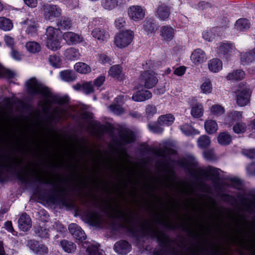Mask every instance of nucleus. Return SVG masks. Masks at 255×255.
Segmentation results:
<instances>
[{
    "label": "nucleus",
    "mask_w": 255,
    "mask_h": 255,
    "mask_svg": "<svg viewBox=\"0 0 255 255\" xmlns=\"http://www.w3.org/2000/svg\"><path fill=\"white\" fill-rule=\"evenodd\" d=\"M139 229L142 236L155 238L160 247L164 249L168 255H200L201 248L199 246L188 247L187 251L188 255L184 252L186 248V245L180 244L177 246H172L170 238L148 222L142 223Z\"/></svg>",
    "instance_id": "nucleus-1"
},
{
    "label": "nucleus",
    "mask_w": 255,
    "mask_h": 255,
    "mask_svg": "<svg viewBox=\"0 0 255 255\" xmlns=\"http://www.w3.org/2000/svg\"><path fill=\"white\" fill-rule=\"evenodd\" d=\"M27 93L31 95H41L45 98L43 109L44 111L48 110L51 103H56L64 105L68 102V98L66 96L59 97L53 95L47 87L39 83L36 78H31L25 83Z\"/></svg>",
    "instance_id": "nucleus-2"
},
{
    "label": "nucleus",
    "mask_w": 255,
    "mask_h": 255,
    "mask_svg": "<svg viewBox=\"0 0 255 255\" xmlns=\"http://www.w3.org/2000/svg\"><path fill=\"white\" fill-rule=\"evenodd\" d=\"M35 176V180L37 182L45 184H49L52 186V188L50 191L52 193V197L54 199H58L61 204L65 207H69L71 206V202L70 200L66 197L65 193L66 191L65 187L61 186L57 183H61L62 181V179L58 178L57 179V182L49 178H45L40 176L38 175L33 172Z\"/></svg>",
    "instance_id": "nucleus-3"
},
{
    "label": "nucleus",
    "mask_w": 255,
    "mask_h": 255,
    "mask_svg": "<svg viewBox=\"0 0 255 255\" xmlns=\"http://www.w3.org/2000/svg\"><path fill=\"white\" fill-rule=\"evenodd\" d=\"M112 215L114 218L121 220L123 222L122 226L136 236V232L138 229L136 227L137 220L133 211L129 209L128 213L126 212L118 206L113 209Z\"/></svg>",
    "instance_id": "nucleus-4"
},
{
    "label": "nucleus",
    "mask_w": 255,
    "mask_h": 255,
    "mask_svg": "<svg viewBox=\"0 0 255 255\" xmlns=\"http://www.w3.org/2000/svg\"><path fill=\"white\" fill-rule=\"evenodd\" d=\"M21 163V162L13 160L6 155H0V176H2L4 170L6 172L9 173L12 169L19 180L22 182L26 181L27 179V173L23 174L20 171H16V166L19 165Z\"/></svg>",
    "instance_id": "nucleus-5"
},
{
    "label": "nucleus",
    "mask_w": 255,
    "mask_h": 255,
    "mask_svg": "<svg viewBox=\"0 0 255 255\" xmlns=\"http://www.w3.org/2000/svg\"><path fill=\"white\" fill-rule=\"evenodd\" d=\"M235 94L236 103L239 106L244 107L250 103L252 91L246 84H240Z\"/></svg>",
    "instance_id": "nucleus-6"
},
{
    "label": "nucleus",
    "mask_w": 255,
    "mask_h": 255,
    "mask_svg": "<svg viewBox=\"0 0 255 255\" xmlns=\"http://www.w3.org/2000/svg\"><path fill=\"white\" fill-rule=\"evenodd\" d=\"M191 175L197 179L211 177L212 180H216L219 178V169L212 166H209L205 170L198 168L191 173Z\"/></svg>",
    "instance_id": "nucleus-7"
},
{
    "label": "nucleus",
    "mask_w": 255,
    "mask_h": 255,
    "mask_svg": "<svg viewBox=\"0 0 255 255\" xmlns=\"http://www.w3.org/2000/svg\"><path fill=\"white\" fill-rule=\"evenodd\" d=\"M134 34L132 31L126 30L120 32L115 37V45L119 48H125L129 45L132 41Z\"/></svg>",
    "instance_id": "nucleus-8"
},
{
    "label": "nucleus",
    "mask_w": 255,
    "mask_h": 255,
    "mask_svg": "<svg viewBox=\"0 0 255 255\" xmlns=\"http://www.w3.org/2000/svg\"><path fill=\"white\" fill-rule=\"evenodd\" d=\"M140 83L147 89L154 87L158 82L157 74L153 71H144L139 78Z\"/></svg>",
    "instance_id": "nucleus-9"
},
{
    "label": "nucleus",
    "mask_w": 255,
    "mask_h": 255,
    "mask_svg": "<svg viewBox=\"0 0 255 255\" xmlns=\"http://www.w3.org/2000/svg\"><path fill=\"white\" fill-rule=\"evenodd\" d=\"M27 246L37 255H46L49 252L46 246L35 240H28Z\"/></svg>",
    "instance_id": "nucleus-10"
},
{
    "label": "nucleus",
    "mask_w": 255,
    "mask_h": 255,
    "mask_svg": "<svg viewBox=\"0 0 255 255\" xmlns=\"http://www.w3.org/2000/svg\"><path fill=\"white\" fill-rule=\"evenodd\" d=\"M44 16H60L62 14V9L55 4L46 3L41 8Z\"/></svg>",
    "instance_id": "nucleus-11"
},
{
    "label": "nucleus",
    "mask_w": 255,
    "mask_h": 255,
    "mask_svg": "<svg viewBox=\"0 0 255 255\" xmlns=\"http://www.w3.org/2000/svg\"><path fill=\"white\" fill-rule=\"evenodd\" d=\"M217 49L218 51L220 54L229 56L235 51V46L233 43L226 41L220 43L217 47Z\"/></svg>",
    "instance_id": "nucleus-12"
},
{
    "label": "nucleus",
    "mask_w": 255,
    "mask_h": 255,
    "mask_svg": "<svg viewBox=\"0 0 255 255\" xmlns=\"http://www.w3.org/2000/svg\"><path fill=\"white\" fill-rule=\"evenodd\" d=\"M68 229L73 237L79 241L85 240L86 236L84 231L78 225L72 223L69 225Z\"/></svg>",
    "instance_id": "nucleus-13"
},
{
    "label": "nucleus",
    "mask_w": 255,
    "mask_h": 255,
    "mask_svg": "<svg viewBox=\"0 0 255 255\" xmlns=\"http://www.w3.org/2000/svg\"><path fill=\"white\" fill-rule=\"evenodd\" d=\"M22 23L28 25L26 30V33L29 36L32 37L37 35V28L39 26L37 21L34 18L32 17L31 19L27 18Z\"/></svg>",
    "instance_id": "nucleus-14"
},
{
    "label": "nucleus",
    "mask_w": 255,
    "mask_h": 255,
    "mask_svg": "<svg viewBox=\"0 0 255 255\" xmlns=\"http://www.w3.org/2000/svg\"><path fill=\"white\" fill-rule=\"evenodd\" d=\"M242 112L233 111L228 113L225 118V124L231 127L236 122H238L242 119Z\"/></svg>",
    "instance_id": "nucleus-15"
},
{
    "label": "nucleus",
    "mask_w": 255,
    "mask_h": 255,
    "mask_svg": "<svg viewBox=\"0 0 255 255\" xmlns=\"http://www.w3.org/2000/svg\"><path fill=\"white\" fill-rule=\"evenodd\" d=\"M121 142L124 144H127L134 142L135 139L134 133L129 129L121 130L119 133Z\"/></svg>",
    "instance_id": "nucleus-16"
},
{
    "label": "nucleus",
    "mask_w": 255,
    "mask_h": 255,
    "mask_svg": "<svg viewBox=\"0 0 255 255\" xmlns=\"http://www.w3.org/2000/svg\"><path fill=\"white\" fill-rule=\"evenodd\" d=\"M240 61L243 65H249L255 61V48L240 54Z\"/></svg>",
    "instance_id": "nucleus-17"
},
{
    "label": "nucleus",
    "mask_w": 255,
    "mask_h": 255,
    "mask_svg": "<svg viewBox=\"0 0 255 255\" xmlns=\"http://www.w3.org/2000/svg\"><path fill=\"white\" fill-rule=\"evenodd\" d=\"M18 225L21 231L25 232L29 230L32 226L29 216L25 213L22 214L18 220Z\"/></svg>",
    "instance_id": "nucleus-18"
},
{
    "label": "nucleus",
    "mask_w": 255,
    "mask_h": 255,
    "mask_svg": "<svg viewBox=\"0 0 255 255\" xmlns=\"http://www.w3.org/2000/svg\"><path fill=\"white\" fill-rule=\"evenodd\" d=\"M114 248L119 254L126 255L130 251L131 245L125 240H121L116 243Z\"/></svg>",
    "instance_id": "nucleus-19"
},
{
    "label": "nucleus",
    "mask_w": 255,
    "mask_h": 255,
    "mask_svg": "<svg viewBox=\"0 0 255 255\" xmlns=\"http://www.w3.org/2000/svg\"><path fill=\"white\" fill-rule=\"evenodd\" d=\"M143 29L147 35L150 36L154 35L158 29V26L152 19H146L143 24Z\"/></svg>",
    "instance_id": "nucleus-20"
},
{
    "label": "nucleus",
    "mask_w": 255,
    "mask_h": 255,
    "mask_svg": "<svg viewBox=\"0 0 255 255\" xmlns=\"http://www.w3.org/2000/svg\"><path fill=\"white\" fill-rule=\"evenodd\" d=\"M62 37L69 45L75 44L82 41V37L80 35L71 31L64 32Z\"/></svg>",
    "instance_id": "nucleus-21"
},
{
    "label": "nucleus",
    "mask_w": 255,
    "mask_h": 255,
    "mask_svg": "<svg viewBox=\"0 0 255 255\" xmlns=\"http://www.w3.org/2000/svg\"><path fill=\"white\" fill-rule=\"evenodd\" d=\"M92 36L98 40L104 42L107 41L110 35L105 29L100 28H96L92 32Z\"/></svg>",
    "instance_id": "nucleus-22"
},
{
    "label": "nucleus",
    "mask_w": 255,
    "mask_h": 255,
    "mask_svg": "<svg viewBox=\"0 0 255 255\" xmlns=\"http://www.w3.org/2000/svg\"><path fill=\"white\" fill-rule=\"evenodd\" d=\"M152 93L148 90L137 91L132 95V99L135 102H142L151 99Z\"/></svg>",
    "instance_id": "nucleus-23"
},
{
    "label": "nucleus",
    "mask_w": 255,
    "mask_h": 255,
    "mask_svg": "<svg viewBox=\"0 0 255 255\" xmlns=\"http://www.w3.org/2000/svg\"><path fill=\"white\" fill-rule=\"evenodd\" d=\"M191 59L195 64L201 63L206 60L205 52L200 49L195 50L191 56Z\"/></svg>",
    "instance_id": "nucleus-24"
},
{
    "label": "nucleus",
    "mask_w": 255,
    "mask_h": 255,
    "mask_svg": "<svg viewBox=\"0 0 255 255\" xmlns=\"http://www.w3.org/2000/svg\"><path fill=\"white\" fill-rule=\"evenodd\" d=\"M161 36L166 41L171 40L174 35V29L168 26H164L161 29Z\"/></svg>",
    "instance_id": "nucleus-25"
},
{
    "label": "nucleus",
    "mask_w": 255,
    "mask_h": 255,
    "mask_svg": "<svg viewBox=\"0 0 255 255\" xmlns=\"http://www.w3.org/2000/svg\"><path fill=\"white\" fill-rule=\"evenodd\" d=\"M64 56L68 60H75L80 57V54L78 49L74 47H70L65 50Z\"/></svg>",
    "instance_id": "nucleus-26"
},
{
    "label": "nucleus",
    "mask_w": 255,
    "mask_h": 255,
    "mask_svg": "<svg viewBox=\"0 0 255 255\" xmlns=\"http://www.w3.org/2000/svg\"><path fill=\"white\" fill-rule=\"evenodd\" d=\"M251 23L246 18H241L236 21L235 28L240 31H245L250 27Z\"/></svg>",
    "instance_id": "nucleus-27"
},
{
    "label": "nucleus",
    "mask_w": 255,
    "mask_h": 255,
    "mask_svg": "<svg viewBox=\"0 0 255 255\" xmlns=\"http://www.w3.org/2000/svg\"><path fill=\"white\" fill-rule=\"evenodd\" d=\"M129 16H144L145 14V9L139 5H132L128 10Z\"/></svg>",
    "instance_id": "nucleus-28"
},
{
    "label": "nucleus",
    "mask_w": 255,
    "mask_h": 255,
    "mask_svg": "<svg viewBox=\"0 0 255 255\" xmlns=\"http://www.w3.org/2000/svg\"><path fill=\"white\" fill-rule=\"evenodd\" d=\"M175 120V118L171 114H168L159 117L158 123L160 125L170 126L172 125Z\"/></svg>",
    "instance_id": "nucleus-29"
},
{
    "label": "nucleus",
    "mask_w": 255,
    "mask_h": 255,
    "mask_svg": "<svg viewBox=\"0 0 255 255\" xmlns=\"http://www.w3.org/2000/svg\"><path fill=\"white\" fill-rule=\"evenodd\" d=\"M245 76V72L241 69L229 73L226 77L228 80H241Z\"/></svg>",
    "instance_id": "nucleus-30"
},
{
    "label": "nucleus",
    "mask_w": 255,
    "mask_h": 255,
    "mask_svg": "<svg viewBox=\"0 0 255 255\" xmlns=\"http://www.w3.org/2000/svg\"><path fill=\"white\" fill-rule=\"evenodd\" d=\"M152 151L155 155L163 157H166L168 155L173 154L174 153V150L167 147H160L158 149H154Z\"/></svg>",
    "instance_id": "nucleus-31"
},
{
    "label": "nucleus",
    "mask_w": 255,
    "mask_h": 255,
    "mask_svg": "<svg viewBox=\"0 0 255 255\" xmlns=\"http://www.w3.org/2000/svg\"><path fill=\"white\" fill-rule=\"evenodd\" d=\"M60 76L62 80L68 82L73 81L76 78L75 72L69 70L61 71L60 73Z\"/></svg>",
    "instance_id": "nucleus-32"
},
{
    "label": "nucleus",
    "mask_w": 255,
    "mask_h": 255,
    "mask_svg": "<svg viewBox=\"0 0 255 255\" xmlns=\"http://www.w3.org/2000/svg\"><path fill=\"white\" fill-rule=\"evenodd\" d=\"M209 70L213 72H218L222 69V62L219 59H213L208 63Z\"/></svg>",
    "instance_id": "nucleus-33"
},
{
    "label": "nucleus",
    "mask_w": 255,
    "mask_h": 255,
    "mask_svg": "<svg viewBox=\"0 0 255 255\" xmlns=\"http://www.w3.org/2000/svg\"><path fill=\"white\" fill-rule=\"evenodd\" d=\"M204 128L207 133L213 134L217 131L218 127L215 121L209 120L205 122Z\"/></svg>",
    "instance_id": "nucleus-34"
},
{
    "label": "nucleus",
    "mask_w": 255,
    "mask_h": 255,
    "mask_svg": "<svg viewBox=\"0 0 255 255\" xmlns=\"http://www.w3.org/2000/svg\"><path fill=\"white\" fill-rule=\"evenodd\" d=\"M109 74L111 76L114 78L119 80L122 79L123 75L122 73V69L118 65H114L111 67L109 71Z\"/></svg>",
    "instance_id": "nucleus-35"
},
{
    "label": "nucleus",
    "mask_w": 255,
    "mask_h": 255,
    "mask_svg": "<svg viewBox=\"0 0 255 255\" xmlns=\"http://www.w3.org/2000/svg\"><path fill=\"white\" fill-rule=\"evenodd\" d=\"M25 48L27 50L31 53H36L41 50L40 44L35 41H29L26 43Z\"/></svg>",
    "instance_id": "nucleus-36"
},
{
    "label": "nucleus",
    "mask_w": 255,
    "mask_h": 255,
    "mask_svg": "<svg viewBox=\"0 0 255 255\" xmlns=\"http://www.w3.org/2000/svg\"><path fill=\"white\" fill-rule=\"evenodd\" d=\"M218 141L221 145H226L230 143L232 138L228 132H223L220 133L218 136Z\"/></svg>",
    "instance_id": "nucleus-37"
},
{
    "label": "nucleus",
    "mask_w": 255,
    "mask_h": 255,
    "mask_svg": "<svg viewBox=\"0 0 255 255\" xmlns=\"http://www.w3.org/2000/svg\"><path fill=\"white\" fill-rule=\"evenodd\" d=\"M60 244L64 251L68 253H73L76 248V245L73 243L65 240L62 241Z\"/></svg>",
    "instance_id": "nucleus-38"
},
{
    "label": "nucleus",
    "mask_w": 255,
    "mask_h": 255,
    "mask_svg": "<svg viewBox=\"0 0 255 255\" xmlns=\"http://www.w3.org/2000/svg\"><path fill=\"white\" fill-rule=\"evenodd\" d=\"M56 22L58 28L62 30L70 29L72 26L71 21L68 18L65 17L60 20L58 19Z\"/></svg>",
    "instance_id": "nucleus-39"
},
{
    "label": "nucleus",
    "mask_w": 255,
    "mask_h": 255,
    "mask_svg": "<svg viewBox=\"0 0 255 255\" xmlns=\"http://www.w3.org/2000/svg\"><path fill=\"white\" fill-rule=\"evenodd\" d=\"M75 69L81 74H87L91 72V67L83 62H78L74 66Z\"/></svg>",
    "instance_id": "nucleus-40"
},
{
    "label": "nucleus",
    "mask_w": 255,
    "mask_h": 255,
    "mask_svg": "<svg viewBox=\"0 0 255 255\" xmlns=\"http://www.w3.org/2000/svg\"><path fill=\"white\" fill-rule=\"evenodd\" d=\"M203 111V107L202 104H196L192 107L191 114L194 118H198L202 116Z\"/></svg>",
    "instance_id": "nucleus-41"
},
{
    "label": "nucleus",
    "mask_w": 255,
    "mask_h": 255,
    "mask_svg": "<svg viewBox=\"0 0 255 255\" xmlns=\"http://www.w3.org/2000/svg\"><path fill=\"white\" fill-rule=\"evenodd\" d=\"M12 27V23L9 19L5 17H0V29L4 31H8Z\"/></svg>",
    "instance_id": "nucleus-42"
},
{
    "label": "nucleus",
    "mask_w": 255,
    "mask_h": 255,
    "mask_svg": "<svg viewBox=\"0 0 255 255\" xmlns=\"http://www.w3.org/2000/svg\"><path fill=\"white\" fill-rule=\"evenodd\" d=\"M217 35V28H213L205 31L202 33L203 38L208 41H212Z\"/></svg>",
    "instance_id": "nucleus-43"
},
{
    "label": "nucleus",
    "mask_w": 255,
    "mask_h": 255,
    "mask_svg": "<svg viewBox=\"0 0 255 255\" xmlns=\"http://www.w3.org/2000/svg\"><path fill=\"white\" fill-rule=\"evenodd\" d=\"M211 143L210 137L206 135H203L199 137L197 144L200 148H207Z\"/></svg>",
    "instance_id": "nucleus-44"
},
{
    "label": "nucleus",
    "mask_w": 255,
    "mask_h": 255,
    "mask_svg": "<svg viewBox=\"0 0 255 255\" xmlns=\"http://www.w3.org/2000/svg\"><path fill=\"white\" fill-rule=\"evenodd\" d=\"M46 45L48 48L53 51H56L61 48V42L58 38L51 40H46Z\"/></svg>",
    "instance_id": "nucleus-45"
},
{
    "label": "nucleus",
    "mask_w": 255,
    "mask_h": 255,
    "mask_svg": "<svg viewBox=\"0 0 255 255\" xmlns=\"http://www.w3.org/2000/svg\"><path fill=\"white\" fill-rule=\"evenodd\" d=\"M34 232L36 235L41 238H47L49 237L48 230L44 227L38 226L35 227Z\"/></svg>",
    "instance_id": "nucleus-46"
},
{
    "label": "nucleus",
    "mask_w": 255,
    "mask_h": 255,
    "mask_svg": "<svg viewBox=\"0 0 255 255\" xmlns=\"http://www.w3.org/2000/svg\"><path fill=\"white\" fill-rule=\"evenodd\" d=\"M118 0H102V4L105 9L111 10L118 5Z\"/></svg>",
    "instance_id": "nucleus-47"
},
{
    "label": "nucleus",
    "mask_w": 255,
    "mask_h": 255,
    "mask_svg": "<svg viewBox=\"0 0 255 255\" xmlns=\"http://www.w3.org/2000/svg\"><path fill=\"white\" fill-rule=\"evenodd\" d=\"M58 30L54 28L53 27L49 26L46 29V35L47 36L46 40H51L58 38L57 32Z\"/></svg>",
    "instance_id": "nucleus-48"
},
{
    "label": "nucleus",
    "mask_w": 255,
    "mask_h": 255,
    "mask_svg": "<svg viewBox=\"0 0 255 255\" xmlns=\"http://www.w3.org/2000/svg\"><path fill=\"white\" fill-rule=\"evenodd\" d=\"M211 113L212 115L220 116L225 113V109L220 105H214L211 108Z\"/></svg>",
    "instance_id": "nucleus-49"
},
{
    "label": "nucleus",
    "mask_w": 255,
    "mask_h": 255,
    "mask_svg": "<svg viewBox=\"0 0 255 255\" xmlns=\"http://www.w3.org/2000/svg\"><path fill=\"white\" fill-rule=\"evenodd\" d=\"M182 165L185 167L189 171L191 169L196 166L197 162L194 158H190L188 159H185L182 162Z\"/></svg>",
    "instance_id": "nucleus-50"
},
{
    "label": "nucleus",
    "mask_w": 255,
    "mask_h": 255,
    "mask_svg": "<svg viewBox=\"0 0 255 255\" xmlns=\"http://www.w3.org/2000/svg\"><path fill=\"white\" fill-rule=\"evenodd\" d=\"M88 217L89 220L93 223H98L101 220L100 215L99 212L93 211L88 213Z\"/></svg>",
    "instance_id": "nucleus-51"
},
{
    "label": "nucleus",
    "mask_w": 255,
    "mask_h": 255,
    "mask_svg": "<svg viewBox=\"0 0 255 255\" xmlns=\"http://www.w3.org/2000/svg\"><path fill=\"white\" fill-rule=\"evenodd\" d=\"M157 113L156 107L151 104L147 105L145 108V115L148 119L151 118Z\"/></svg>",
    "instance_id": "nucleus-52"
},
{
    "label": "nucleus",
    "mask_w": 255,
    "mask_h": 255,
    "mask_svg": "<svg viewBox=\"0 0 255 255\" xmlns=\"http://www.w3.org/2000/svg\"><path fill=\"white\" fill-rule=\"evenodd\" d=\"M234 131L238 134L244 133L246 131L247 126L244 123H237L233 128Z\"/></svg>",
    "instance_id": "nucleus-53"
},
{
    "label": "nucleus",
    "mask_w": 255,
    "mask_h": 255,
    "mask_svg": "<svg viewBox=\"0 0 255 255\" xmlns=\"http://www.w3.org/2000/svg\"><path fill=\"white\" fill-rule=\"evenodd\" d=\"M50 64L55 68L60 67L61 64L60 58L56 55H50L49 57Z\"/></svg>",
    "instance_id": "nucleus-54"
},
{
    "label": "nucleus",
    "mask_w": 255,
    "mask_h": 255,
    "mask_svg": "<svg viewBox=\"0 0 255 255\" xmlns=\"http://www.w3.org/2000/svg\"><path fill=\"white\" fill-rule=\"evenodd\" d=\"M180 129L185 134L190 135L196 133L195 130L188 124H185L180 126Z\"/></svg>",
    "instance_id": "nucleus-55"
},
{
    "label": "nucleus",
    "mask_w": 255,
    "mask_h": 255,
    "mask_svg": "<svg viewBox=\"0 0 255 255\" xmlns=\"http://www.w3.org/2000/svg\"><path fill=\"white\" fill-rule=\"evenodd\" d=\"M201 89L203 93L205 94H209L212 90L211 82L209 80H206L201 86Z\"/></svg>",
    "instance_id": "nucleus-56"
},
{
    "label": "nucleus",
    "mask_w": 255,
    "mask_h": 255,
    "mask_svg": "<svg viewBox=\"0 0 255 255\" xmlns=\"http://www.w3.org/2000/svg\"><path fill=\"white\" fill-rule=\"evenodd\" d=\"M157 13L159 16H168L170 14V9L167 6L162 4L158 8Z\"/></svg>",
    "instance_id": "nucleus-57"
},
{
    "label": "nucleus",
    "mask_w": 255,
    "mask_h": 255,
    "mask_svg": "<svg viewBox=\"0 0 255 255\" xmlns=\"http://www.w3.org/2000/svg\"><path fill=\"white\" fill-rule=\"evenodd\" d=\"M241 152L243 155L248 158H255V148L243 149Z\"/></svg>",
    "instance_id": "nucleus-58"
},
{
    "label": "nucleus",
    "mask_w": 255,
    "mask_h": 255,
    "mask_svg": "<svg viewBox=\"0 0 255 255\" xmlns=\"http://www.w3.org/2000/svg\"><path fill=\"white\" fill-rule=\"evenodd\" d=\"M109 109L114 114L117 115H121L124 112V109L119 105H112L110 106Z\"/></svg>",
    "instance_id": "nucleus-59"
},
{
    "label": "nucleus",
    "mask_w": 255,
    "mask_h": 255,
    "mask_svg": "<svg viewBox=\"0 0 255 255\" xmlns=\"http://www.w3.org/2000/svg\"><path fill=\"white\" fill-rule=\"evenodd\" d=\"M149 129L155 133H161L163 131V128L158 124L148 125Z\"/></svg>",
    "instance_id": "nucleus-60"
},
{
    "label": "nucleus",
    "mask_w": 255,
    "mask_h": 255,
    "mask_svg": "<svg viewBox=\"0 0 255 255\" xmlns=\"http://www.w3.org/2000/svg\"><path fill=\"white\" fill-rule=\"evenodd\" d=\"M82 89L84 93L86 94H90L94 91V87L92 82H86L83 84Z\"/></svg>",
    "instance_id": "nucleus-61"
},
{
    "label": "nucleus",
    "mask_w": 255,
    "mask_h": 255,
    "mask_svg": "<svg viewBox=\"0 0 255 255\" xmlns=\"http://www.w3.org/2000/svg\"><path fill=\"white\" fill-rule=\"evenodd\" d=\"M90 255H100L99 247L97 245L89 246L87 249Z\"/></svg>",
    "instance_id": "nucleus-62"
},
{
    "label": "nucleus",
    "mask_w": 255,
    "mask_h": 255,
    "mask_svg": "<svg viewBox=\"0 0 255 255\" xmlns=\"http://www.w3.org/2000/svg\"><path fill=\"white\" fill-rule=\"evenodd\" d=\"M14 76V74L8 70L5 69L0 65V78L2 77H6L7 78H12Z\"/></svg>",
    "instance_id": "nucleus-63"
},
{
    "label": "nucleus",
    "mask_w": 255,
    "mask_h": 255,
    "mask_svg": "<svg viewBox=\"0 0 255 255\" xmlns=\"http://www.w3.org/2000/svg\"><path fill=\"white\" fill-rule=\"evenodd\" d=\"M116 27L118 29H121L126 25V22L124 17H119L115 22Z\"/></svg>",
    "instance_id": "nucleus-64"
}]
</instances>
